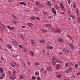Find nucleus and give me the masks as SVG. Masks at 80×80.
<instances>
[{
  "instance_id": "nucleus-1",
  "label": "nucleus",
  "mask_w": 80,
  "mask_h": 80,
  "mask_svg": "<svg viewBox=\"0 0 80 80\" xmlns=\"http://www.w3.org/2000/svg\"><path fill=\"white\" fill-rule=\"evenodd\" d=\"M52 32H54V33H55L56 32V33H61V31L60 29H56L55 30H53Z\"/></svg>"
},
{
  "instance_id": "nucleus-2",
  "label": "nucleus",
  "mask_w": 80,
  "mask_h": 80,
  "mask_svg": "<svg viewBox=\"0 0 80 80\" xmlns=\"http://www.w3.org/2000/svg\"><path fill=\"white\" fill-rule=\"evenodd\" d=\"M72 68L71 67H69V68L66 71V72L69 73L70 72L72 71Z\"/></svg>"
},
{
  "instance_id": "nucleus-3",
  "label": "nucleus",
  "mask_w": 80,
  "mask_h": 80,
  "mask_svg": "<svg viewBox=\"0 0 80 80\" xmlns=\"http://www.w3.org/2000/svg\"><path fill=\"white\" fill-rule=\"evenodd\" d=\"M62 50L63 53H68L69 52L68 50L67 49L63 48Z\"/></svg>"
},
{
  "instance_id": "nucleus-4",
  "label": "nucleus",
  "mask_w": 80,
  "mask_h": 80,
  "mask_svg": "<svg viewBox=\"0 0 80 80\" xmlns=\"http://www.w3.org/2000/svg\"><path fill=\"white\" fill-rule=\"evenodd\" d=\"M55 58H53L52 60V63L53 65H56V61Z\"/></svg>"
},
{
  "instance_id": "nucleus-5",
  "label": "nucleus",
  "mask_w": 80,
  "mask_h": 80,
  "mask_svg": "<svg viewBox=\"0 0 80 80\" xmlns=\"http://www.w3.org/2000/svg\"><path fill=\"white\" fill-rule=\"evenodd\" d=\"M52 12L54 15H56V14H57L56 13V10L53 8H52Z\"/></svg>"
},
{
  "instance_id": "nucleus-6",
  "label": "nucleus",
  "mask_w": 80,
  "mask_h": 80,
  "mask_svg": "<svg viewBox=\"0 0 80 80\" xmlns=\"http://www.w3.org/2000/svg\"><path fill=\"white\" fill-rule=\"evenodd\" d=\"M29 55H30V56H34V55H35L34 52L32 51H30L29 53Z\"/></svg>"
},
{
  "instance_id": "nucleus-7",
  "label": "nucleus",
  "mask_w": 80,
  "mask_h": 80,
  "mask_svg": "<svg viewBox=\"0 0 80 80\" xmlns=\"http://www.w3.org/2000/svg\"><path fill=\"white\" fill-rule=\"evenodd\" d=\"M70 18H69V19L70 20H73V19H75V17H74V16L72 15H70Z\"/></svg>"
},
{
  "instance_id": "nucleus-8",
  "label": "nucleus",
  "mask_w": 80,
  "mask_h": 80,
  "mask_svg": "<svg viewBox=\"0 0 80 80\" xmlns=\"http://www.w3.org/2000/svg\"><path fill=\"white\" fill-rule=\"evenodd\" d=\"M46 69L47 70H48V71H51L52 70V67H51V66H49Z\"/></svg>"
},
{
  "instance_id": "nucleus-9",
  "label": "nucleus",
  "mask_w": 80,
  "mask_h": 80,
  "mask_svg": "<svg viewBox=\"0 0 80 80\" xmlns=\"http://www.w3.org/2000/svg\"><path fill=\"white\" fill-rule=\"evenodd\" d=\"M0 28L1 29H5V25L2 24H0Z\"/></svg>"
},
{
  "instance_id": "nucleus-10",
  "label": "nucleus",
  "mask_w": 80,
  "mask_h": 80,
  "mask_svg": "<svg viewBox=\"0 0 80 80\" xmlns=\"http://www.w3.org/2000/svg\"><path fill=\"white\" fill-rule=\"evenodd\" d=\"M33 10L34 12H38V9L37 7H33Z\"/></svg>"
},
{
  "instance_id": "nucleus-11",
  "label": "nucleus",
  "mask_w": 80,
  "mask_h": 80,
  "mask_svg": "<svg viewBox=\"0 0 80 80\" xmlns=\"http://www.w3.org/2000/svg\"><path fill=\"white\" fill-rule=\"evenodd\" d=\"M45 27H46V28H49L51 27V24H46L45 25Z\"/></svg>"
},
{
  "instance_id": "nucleus-12",
  "label": "nucleus",
  "mask_w": 80,
  "mask_h": 80,
  "mask_svg": "<svg viewBox=\"0 0 80 80\" xmlns=\"http://www.w3.org/2000/svg\"><path fill=\"white\" fill-rule=\"evenodd\" d=\"M9 78L12 79V80H14L16 79V77H13V76H10L9 77Z\"/></svg>"
},
{
  "instance_id": "nucleus-13",
  "label": "nucleus",
  "mask_w": 80,
  "mask_h": 80,
  "mask_svg": "<svg viewBox=\"0 0 80 80\" xmlns=\"http://www.w3.org/2000/svg\"><path fill=\"white\" fill-rule=\"evenodd\" d=\"M60 6L61 9H64V7L63 6V3L62 2L60 3Z\"/></svg>"
},
{
  "instance_id": "nucleus-14",
  "label": "nucleus",
  "mask_w": 80,
  "mask_h": 80,
  "mask_svg": "<svg viewBox=\"0 0 80 80\" xmlns=\"http://www.w3.org/2000/svg\"><path fill=\"white\" fill-rule=\"evenodd\" d=\"M7 28L8 29L10 30H13L15 29L13 27H11L10 26H8Z\"/></svg>"
},
{
  "instance_id": "nucleus-15",
  "label": "nucleus",
  "mask_w": 80,
  "mask_h": 80,
  "mask_svg": "<svg viewBox=\"0 0 80 80\" xmlns=\"http://www.w3.org/2000/svg\"><path fill=\"white\" fill-rule=\"evenodd\" d=\"M19 3L20 4H21V5H24V6H26V5H27V4L23 2H19Z\"/></svg>"
},
{
  "instance_id": "nucleus-16",
  "label": "nucleus",
  "mask_w": 80,
  "mask_h": 80,
  "mask_svg": "<svg viewBox=\"0 0 80 80\" xmlns=\"http://www.w3.org/2000/svg\"><path fill=\"white\" fill-rule=\"evenodd\" d=\"M60 64H57L56 66V68L57 69V70H58V68H60Z\"/></svg>"
},
{
  "instance_id": "nucleus-17",
  "label": "nucleus",
  "mask_w": 80,
  "mask_h": 80,
  "mask_svg": "<svg viewBox=\"0 0 80 80\" xmlns=\"http://www.w3.org/2000/svg\"><path fill=\"white\" fill-rule=\"evenodd\" d=\"M61 77H62V74H59L56 76V77H57V78H61Z\"/></svg>"
},
{
  "instance_id": "nucleus-18",
  "label": "nucleus",
  "mask_w": 80,
  "mask_h": 80,
  "mask_svg": "<svg viewBox=\"0 0 80 80\" xmlns=\"http://www.w3.org/2000/svg\"><path fill=\"white\" fill-rule=\"evenodd\" d=\"M35 76H37V77H38V76H39V72H36L35 73Z\"/></svg>"
},
{
  "instance_id": "nucleus-19",
  "label": "nucleus",
  "mask_w": 80,
  "mask_h": 80,
  "mask_svg": "<svg viewBox=\"0 0 80 80\" xmlns=\"http://www.w3.org/2000/svg\"><path fill=\"white\" fill-rule=\"evenodd\" d=\"M41 70L42 71V72H43L44 73H46V71L45 70V69L42 68L41 69Z\"/></svg>"
},
{
  "instance_id": "nucleus-20",
  "label": "nucleus",
  "mask_w": 80,
  "mask_h": 80,
  "mask_svg": "<svg viewBox=\"0 0 80 80\" xmlns=\"http://www.w3.org/2000/svg\"><path fill=\"white\" fill-rule=\"evenodd\" d=\"M45 40H39V43H45Z\"/></svg>"
},
{
  "instance_id": "nucleus-21",
  "label": "nucleus",
  "mask_w": 80,
  "mask_h": 80,
  "mask_svg": "<svg viewBox=\"0 0 80 80\" xmlns=\"http://www.w3.org/2000/svg\"><path fill=\"white\" fill-rule=\"evenodd\" d=\"M48 5L49 7H51L52 6V4L51 2H50V1H48Z\"/></svg>"
},
{
  "instance_id": "nucleus-22",
  "label": "nucleus",
  "mask_w": 80,
  "mask_h": 80,
  "mask_svg": "<svg viewBox=\"0 0 80 80\" xmlns=\"http://www.w3.org/2000/svg\"><path fill=\"white\" fill-rule=\"evenodd\" d=\"M31 43L32 45H34L35 44V42L34 41V40H32L31 42Z\"/></svg>"
},
{
  "instance_id": "nucleus-23",
  "label": "nucleus",
  "mask_w": 80,
  "mask_h": 80,
  "mask_svg": "<svg viewBox=\"0 0 80 80\" xmlns=\"http://www.w3.org/2000/svg\"><path fill=\"white\" fill-rule=\"evenodd\" d=\"M58 41L59 42H63V39L62 38H60L59 39H58Z\"/></svg>"
},
{
  "instance_id": "nucleus-24",
  "label": "nucleus",
  "mask_w": 80,
  "mask_h": 80,
  "mask_svg": "<svg viewBox=\"0 0 80 80\" xmlns=\"http://www.w3.org/2000/svg\"><path fill=\"white\" fill-rule=\"evenodd\" d=\"M69 63H65V66L66 67H69Z\"/></svg>"
},
{
  "instance_id": "nucleus-25",
  "label": "nucleus",
  "mask_w": 80,
  "mask_h": 80,
  "mask_svg": "<svg viewBox=\"0 0 80 80\" xmlns=\"http://www.w3.org/2000/svg\"><path fill=\"white\" fill-rule=\"evenodd\" d=\"M19 77L20 79H23V78H24V76L23 75H20Z\"/></svg>"
},
{
  "instance_id": "nucleus-26",
  "label": "nucleus",
  "mask_w": 80,
  "mask_h": 80,
  "mask_svg": "<svg viewBox=\"0 0 80 80\" xmlns=\"http://www.w3.org/2000/svg\"><path fill=\"white\" fill-rule=\"evenodd\" d=\"M56 62L57 63H61V60H56Z\"/></svg>"
},
{
  "instance_id": "nucleus-27",
  "label": "nucleus",
  "mask_w": 80,
  "mask_h": 80,
  "mask_svg": "<svg viewBox=\"0 0 80 80\" xmlns=\"http://www.w3.org/2000/svg\"><path fill=\"white\" fill-rule=\"evenodd\" d=\"M3 68H0V73H3Z\"/></svg>"
},
{
  "instance_id": "nucleus-28",
  "label": "nucleus",
  "mask_w": 80,
  "mask_h": 80,
  "mask_svg": "<svg viewBox=\"0 0 80 80\" xmlns=\"http://www.w3.org/2000/svg\"><path fill=\"white\" fill-rule=\"evenodd\" d=\"M74 67L75 68H77L78 67V65L77 64H75L74 65Z\"/></svg>"
},
{
  "instance_id": "nucleus-29",
  "label": "nucleus",
  "mask_w": 80,
  "mask_h": 80,
  "mask_svg": "<svg viewBox=\"0 0 80 80\" xmlns=\"http://www.w3.org/2000/svg\"><path fill=\"white\" fill-rule=\"evenodd\" d=\"M41 31L42 32V33H46L47 32V30H41Z\"/></svg>"
},
{
  "instance_id": "nucleus-30",
  "label": "nucleus",
  "mask_w": 80,
  "mask_h": 80,
  "mask_svg": "<svg viewBox=\"0 0 80 80\" xmlns=\"http://www.w3.org/2000/svg\"><path fill=\"white\" fill-rule=\"evenodd\" d=\"M73 7L74 8H77V7L76 6V4L75 3H73L72 4Z\"/></svg>"
},
{
  "instance_id": "nucleus-31",
  "label": "nucleus",
  "mask_w": 80,
  "mask_h": 80,
  "mask_svg": "<svg viewBox=\"0 0 80 80\" xmlns=\"http://www.w3.org/2000/svg\"><path fill=\"white\" fill-rule=\"evenodd\" d=\"M22 50L23 51V52H27V49L26 48H23L22 49Z\"/></svg>"
},
{
  "instance_id": "nucleus-32",
  "label": "nucleus",
  "mask_w": 80,
  "mask_h": 80,
  "mask_svg": "<svg viewBox=\"0 0 80 80\" xmlns=\"http://www.w3.org/2000/svg\"><path fill=\"white\" fill-rule=\"evenodd\" d=\"M54 7L57 10H58V6H57V4H55L54 6Z\"/></svg>"
},
{
  "instance_id": "nucleus-33",
  "label": "nucleus",
  "mask_w": 80,
  "mask_h": 80,
  "mask_svg": "<svg viewBox=\"0 0 80 80\" xmlns=\"http://www.w3.org/2000/svg\"><path fill=\"white\" fill-rule=\"evenodd\" d=\"M30 62L28 61L27 62V64L28 65H30Z\"/></svg>"
},
{
  "instance_id": "nucleus-34",
  "label": "nucleus",
  "mask_w": 80,
  "mask_h": 80,
  "mask_svg": "<svg viewBox=\"0 0 80 80\" xmlns=\"http://www.w3.org/2000/svg\"><path fill=\"white\" fill-rule=\"evenodd\" d=\"M35 4L36 5H40V3L38 1H36L35 2Z\"/></svg>"
},
{
  "instance_id": "nucleus-35",
  "label": "nucleus",
  "mask_w": 80,
  "mask_h": 80,
  "mask_svg": "<svg viewBox=\"0 0 80 80\" xmlns=\"http://www.w3.org/2000/svg\"><path fill=\"white\" fill-rule=\"evenodd\" d=\"M10 65L11 66H12V67H15V65H13L12 63L10 62Z\"/></svg>"
},
{
  "instance_id": "nucleus-36",
  "label": "nucleus",
  "mask_w": 80,
  "mask_h": 80,
  "mask_svg": "<svg viewBox=\"0 0 80 80\" xmlns=\"http://www.w3.org/2000/svg\"><path fill=\"white\" fill-rule=\"evenodd\" d=\"M7 47H8V48H10V49L12 48V47L9 44H8L7 45Z\"/></svg>"
},
{
  "instance_id": "nucleus-37",
  "label": "nucleus",
  "mask_w": 80,
  "mask_h": 80,
  "mask_svg": "<svg viewBox=\"0 0 80 80\" xmlns=\"http://www.w3.org/2000/svg\"><path fill=\"white\" fill-rule=\"evenodd\" d=\"M49 48L50 50H52V49L53 48L52 46H50L49 47Z\"/></svg>"
},
{
  "instance_id": "nucleus-38",
  "label": "nucleus",
  "mask_w": 80,
  "mask_h": 80,
  "mask_svg": "<svg viewBox=\"0 0 80 80\" xmlns=\"http://www.w3.org/2000/svg\"><path fill=\"white\" fill-rule=\"evenodd\" d=\"M12 42L13 43H17V41L15 40L14 39H12Z\"/></svg>"
},
{
  "instance_id": "nucleus-39",
  "label": "nucleus",
  "mask_w": 80,
  "mask_h": 80,
  "mask_svg": "<svg viewBox=\"0 0 80 80\" xmlns=\"http://www.w3.org/2000/svg\"><path fill=\"white\" fill-rule=\"evenodd\" d=\"M22 64L23 65V66L25 67L27 66V65L25 64V62H22Z\"/></svg>"
},
{
  "instance_id": "nucleus-40",
  "label": "nucleus",
  "mask_w": 80,
  "mask_h": 80,
  "mask_svg": "<svg viewBox=\"0 0 80 80\" xmlns=\"http://www.w3.org/2000/svg\"><path fill=\"white\" fill-rule=\"evenodd\" d=\"M31 20H35V18H34V17H31Z\"/></svg>"
},
{
  "instance_id": "nucleus-41",
  "label": "nucleus",
  "mask_w": 80,
  "mask_h": 80,
  "mask_svg": "<svg viewBox=\"0 0 80 80\" xmlns=\"http://www.w3.org/2000/svg\"><path fill=\"white\" fill-rule=\"evenodd\" d=\"M43 14L44 16H47V12H44L43 13Z\"/></svg>"
},
{
  "instance_id": "nucleus-42",
  "label": "nucleus",
  "mask_w": 80,
  "mask_h": 80,
  "mask_svg": "<svg viewBox=\"0 0 80 80\" xmlns=\"http://www.w3.org/2000/svg\"><path fill=\"white\" fill-rule=\"evenodd\" d=\"M8 75H12V72H11L9 71L8 72Z\"/></svg>"
},
{
  "instance_id": "nucleus-43",
  "label": "nucleus",
  "mask_w": 80,
  "mask_h": 80,
  "mask_svg": "<svg viewBox=\"0 0 80 80\" xmlns=\"http://www.w3.org/2000/svg\"><path fill=\"white\" fill-rule=\"evenodd\" d=\"M48 19H51V18H53V16H50L48 17Z\"/></svg>"
},
{
  "instance_id": "nucleus-44",
  "label": "nucleus",
  "mask_w": 80,
  "mask_h": 80,
  "mask_svg": "<svg viewBox=\"0 0 80 80\" xmlns=\"http://www.w3.org/2000/svg\"><path fill=\"white\" fill-rule=\"evenodd\" d=\"M21 38H22V40H23V38H24V37L22 35H20Z\"/></svg>"
},
{
  "instance_id": "nucleus-45",
  "label": "nucleus",
  "mask_w": 80,
  "mask_h": 80,
  "mask_svg": "<svg viewBox=\"0 0 80 80\" xmlns=\"http://www.w3.org/2000/svg\"><path fill=\"white\" fill-rule=\"evenodd\" d=\"M11 15L12 17L13 18H14V19H17V17H16V16L13 15Z\"/></svg>"
},
{
  "instance_id": "nucleus-46",
  "label": "nucleus",
  "mask_w": 80,
  "mask_h": 80,
  "mask_svg": "<svg viewBox=\"0 0 80 80\" xmlns=\"http://www.w3.org/2000/svg\"><path fill=\"white\" fill-rule=\"evenodd\" d=\"M37 80H41V78L40 77H37Z\"/></svg>"
},
{
  "instance_id": "nucleus-47",
  "label": "nucleus",
  "mask_w": 80,
  "mask_h": 80,
  "mask_svg": "<svg viewBox=\"0 0 80 80\" xmlns=\"http://www.w3.org/2000/svg\"><path fill=\"white\" fill-rule=\"evenodd\" d=\"M13 64H15V65H17V62H16L15 61H13Z\"/></svg>"
},
{
  "instance_id": "nucleus-48",
  "label": "nucleus",
  "mask_w": 80,
  "mask_h": 80,
  "mask_svg": "<svg viewBox=\"0 0 80 80\" xmlns=\"http://www.w3.org/2000/svg\"><path fill=\"white\" fill-rule=\"evenodd\" d=\"M2 77H5V73H2Z\"/></svg>"
},
{
  "instance_id": "nucleus-49",
  "label": "nucleus",
  "mask_w": 80,
  "mask_h": 80,
  "mask_svg": "<svg viewBox=\"0 0 80 80\" xmlns=\"http://www.w3.org/2000/svg\"><path fill=\"white\" fill-rule=\"evenodd\" d=\"M71 49H72V50H73L74 49V47H73V46H72L71 47H70Z\"/></svg>"
},
{
  "instance_id": "nucleus-50",
  "label": "nucleus",
  "mask_w": 80,
  "mask_h": 80,
  "mask_svg": "<svg viewBox=\"0 0 80 80\" xmlns=\"http://www.w3.org/2000/svg\"><path fill=\"white\" fill-rule=\"evenodd\" d=\"M77 21L78 22V23H80V18H78Z\"/></svg>"
},
{
  "instance_id": "nucleus-51",
  "label": "nucleus",
  "mask_w": 80,
  "mask_h": 80,
  "mask_svg": "<svg viewBox=\"0 0 80 80\" xmlns=\"http://www.w3.org/2000/svg\"><path fill=\"white\" fill-rule=\"evenodd\" d=\"M22 27L23 28H27L26 26H22Z\"/></svg>"
},
{
  "instance_id": "nucleus-52",
  "label": "nucleus",
  "mask_w": 80,
  "mask_h": 80,
  "mask_svg": "<svg viewBox=\"0 0 80 80\" xmlns=\"http://www.w3.org/2000/svg\"><path fill=\"white\" fill-rule=\"evenodd\" d=\"M19 47H20V48H23V47L21 45H19Z\"/></svg>"
},
{
  "instance_id": "nucleus-53",
  "label": "nucleus",
  "mask_w": 80,
  "mask_h": 80,
  "mask_svg": "<svg viewBox=\"0 0 80 80\" xmlns=\"http://www.w3.org/2000/svg\"><path fill=\"white\" fill-rule=\"evenodd\" d=\"M68 2L69 5L70 4V0H68Z\"/></svg>"
},
{
  "instance_id": "nucleus-54",
  "label": "nucleus",
  "mask_w": 80,
  "mask_h": 80,
  "mask_svg": "<svg viewBox=\"0 0 80 80\" xmlns=\"http://www.w3.org/2000/svg\"><path fill=\"white\" fill-rule=\"evenodd\" d=\"M35 64L36 65L38 66V65H39V63L38 62H36Z\"/></svg>"
},
{
  "instance_id": "nucleus-55",
  "label": "nucleus",
  "mask_w": 80,
  "mask_h": 80,
  "mask_svg": "<svg viewBox=\"0 0 80 80\" xmlns=\"http://www.w3.org/2000/svg\"><path fill=\"white\" fill-rule=\"evenodd\" d=\"M72 46H73V45H72V43H70L69 44V46L70 47Z\"/></svg>"
},
{
  "instance_id": "nucleus-56",
  "label": "nucleus",
  "mask_w": 80,
  "mask_h": 80,
  "mask_svg": "<svg viewBox=\"0 0 80 80\" xmlns=\"http://www.w3.org/2000/svg\"><path fill=\"white\" fill-rule=\"evenodd\" d=\"M46 48H49V45H47L46 46Z\"/></svg>"
},
{
  "instance_id": "nucleus-57",
  "label": "nucleus",
  "mask_w": 80,
  "mask_h": 80,
  "mask_svg": "<svg viewBox=\"0 0 80 80\" xmlns=\"http://www.w3.org/2000/svg\"><path fill=\"white\" fill-rule=\"evenodd\" d=\"M13 73L14 75H15V73H16V71H13Z\"/></svg>"
},
{
  "instance_id": "nucleus-58",
  "label": "nucleus",
  "mask_w": 80,
  "mask_h": 80,
  "mask_svg": "<svg viewBox=\"0 0 80 80\" xmlns=\"http://www.w3.org/2000/svg\"><path fill=\"white\" fill-rule=\"evenodd\" d=\"M14 44L16 46H17V42H14Z\"/></svg>"
},
{
  "instance_id": "nucleus-59",
  "label": "nucleus",
  "mask_w": 80,
  "mask_h": 80,
  "mask_svg": "<svg viewBox=\"0 0 80 80\" xmlns=\"http://www.w3.org/2000/svg\"><path fill=\"white\" fill-rule=\"evenodd\" d=\"M42 52L43 53H44L45 52V51L44 50H42Z\"/></svg>"
},
{
  "instance_id": "nucleus-60",
  "label": "nucleus",
  "mask_w": 80,
  "mask_h": 80,
  "mask_svg": "<svg viewBox=\"0 0 80 80\" xmlns=\"http://www.w3.org/2000/svg\"><path fill=\"white\" fill-rule=\"evenodd\" d=\"M77 75H80V72H78V73L77 74Z\"/></svg>"
},
{
  "instance_id": "nucleus-61",
  "label": "nucleus",
  "mask_w": 80,
  "mask_h": 80,
  "mask_svg": "<svg viewBox=\"0 0 80 80\" xmlns=\"http://www.w3.org/2000/svg\"><path fill=\"white\" fill-rule=\"evenodd\" d=\"M68 38H72L70 35H68Z\"/></svg>"
},
{
  "instance_id": "nucleus-62",
  "label": "nucleus",
  "mask_w": 80,
  "mask_h": 80,
  "mask_svg": "<svg viewBox=\"0 0 80 80\" xmlns=\"http://www.w3.org/2000/svg\"><path fill=\"white\" fill-rule=\"evenodd\" d=\"M3 77H0V79H1V80H2V79H3Z\"/></svg>"
},
{
  "instance_id": "nucleus-63",
  "label": "nucleus",
  "mask_w": 80,
  "mask_h": 80,
  "mask_svg": "<svg viewBox=\"0 0 80 80\" xmlns=\"http://www.w3.org/2000/svg\"><path fill=\"white\" fill-rule=\"evenodd\" d=\"M61 13L62 15H63V14H64V12H61Z\"/></svg>"
},
{
  "instance_id": "nucleus-64",
  "label": "nucleus",
  "mask_w": 80,
  "mask_h": 80,
  "mask_svg": "<svg viewBox=\"0 0 80 80\" xmlns=\"http://www.w3.org/2000/svg\"><path fill=\"white\" fill-rule=\"evenodd\" d=\"M78 64L79 65H80V61H79L78 63Z\"/></svg>"
}]
</instances>
